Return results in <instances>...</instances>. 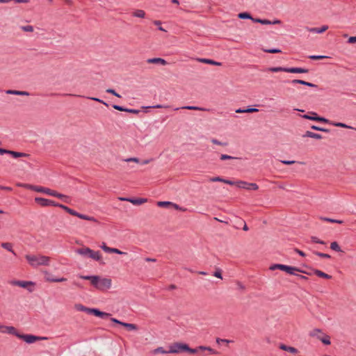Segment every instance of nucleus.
<instances>
[{
	"instance_id": "nucleus-31",
	"label": "nucleus",
	"mask_w": 356,
	"mask_h": 356,
	"mask_svg": "<svg viewBox=\"0 0 356 356\" xmlns=\"http://www.w3.org/2000/svg\"><path fill=\"white\" fill-rule=\"evenodd\" d=\"M152 353L154 355L156 354H169L168 350H165L163 347H158L152 351Z\"/></svg>"
},
{
	"instance_id": "nucleus-34",
	"label": "nucleus",
	"mask_w": 356,
	"mask_h": 356,
	"mask_svg": "<svg viewBox=\"0 0 356 356\" xmlns=\"http://www.w3.org/2000/svg\"><path fill=\"white\" fill-rule=\"evenodd\" d=\"M318 339L322 341L325 345H330L331 341L330 339V337L328 335L324 334L323 337H318Z\"/></svg>"
},
{
	"instance_id": "nucleus-16",
	"label": "nucleus",
	"mask_w": 356,
	"mask_h": 356,
	"mask_svg": "<svg viewBox=\"0 0 356 356\" xmlns=\"http://www.w3.org/2000/svg\"><path fill=\"white\" fill-rule=\"evenodd\" d=\"M147 63H152V64H160L162 65H165L167 64V62L165 60L161 58H148L147 60Z\"/></svg>"
},
{
	"instance_id": "nucleus-9",
	"label": "nucleus",
	"mask_w": 356,
	"mask_h": 356,
	"mask_svg": "<svg viewBox=\"0 0 356 356\" xmlns=\"http://www.w3.org/2000/svg\"><path fill=\"white\" fill-rule=\"evenodd\" d=\"M35 202L42 207H49V206L56 207L57 204H58L57 202H56L53 200L42 198V197H35Z\"/></svg>"
},
{
	"instance_id": "nucleus-39",
	"label": "nucleus",
	"mask_w": 356,
	"mask_h": 356,
	"mask_svg": "<svg viewBox=\"0 0 356 356\" xmlns=\"http://www.w3.org/2000/svg\"><path fill=\"white\" fill-rule=\"evenodd\" d=\"M330 248L336 252H341V249L337 242L334 241L330 244Z\"/></svg>"
},
{
	"instance_id": "nucleus-22",
	"label": "nucleus",
	"mask_w": 356,
	"mask_h": 356,
	"mask_svg": "<svg viewBox=\"0 0 356 356\" xmlns=\"http://www.w3.org/2000/svg\"><path fill=\"white\" fill-rule=\"evenodd\" d=\"M197 60L201 63H203L210 64V65H217V66L221 65V63L216 62L215 60L208 59V58H198Z\"/></svg>"
},
{
	"instance_id": "nucleus-4",
	"label": "nucleus",
	"mask_w": 356,
	"mask_h": 356,
	"mask_svg": "<svg viewBox=\"0 0 356 356\" xmlns=\"http://www.w3.org/2000/svg\"><path fill=\"white\" fill-rule=\"evenodd\" d=\"M277 269L285 271L286 273L290 275H296V272H303L298 268L286 266L284 264H276L270 266V270H275Z\"/></svg>"
},
{
	"instance_id": "nucleus-18",
	"label": "nucleus",
	"mask_w": 356,
	"mask_h": 356,
	"mask_svg": "<svg viewBox=\"0 0 356 356\" xmlns=\"http://www.w3.org/2000/svg\"><path fill=\"white\" fill-rule=\"evenodd\" d=\"M287 72L289 73H307L308 70L302 67H287Z\"/></svg>"
},
{
	"instance_id": "nucleus-32",
	"label": "nucleus",
	"mask_w": 356,
	"mask_h": 356,
	"mask_svg": "<svg viewBox=\"0 0 356 356\" xmlns=\"http://www.w3.org/2000/svg\"><path fill=\"white\" fill-rule=\"evenodd\" d=\"M330 124H332V126H334V127H342V128H346V129H354L353 127L349 126V125L342 123V122H330Z\"/></svg>"
},
{
	"instance_id": "nucleus-8",
	"label": "nucleus",
	"mask_w": 356,
	"mask_h": 356,
	"mask_svg": "<svg viewBox=\"0 0 356 356\" xmlns=\"http://www.w3.org/2000/svg\"><path fill=\"white\" fill-rule=\"evenodd\" d=\"M9 284L13 286H17L24 289H27L29 291L32 292L33 289H29V286H33L34 283L31 281L11 280Z\"/></svg>"
},
{
	"instance_id": "nucleus-19",
	"label": "nucleus",
	"mask_w": 356,
	"mask_h": 356,
	"mask_svg": "<svg viewBox=\"0 0 356 356\" xmlns=\"http://www.w3.org/2000/svg\"><path fill=\"white\" fill-rule=\"evenodd\" d=\"M6 93L8 95H20V96H29V93L26 91H20L15 90H6Z\"/></svg>"
},
{
	"instance_id": "nucleus-43",
	"label": "nucleus",
	"mask_w": 356,
	"mask_h": 356,
	"mask_svg": "<svg viewBox=\"0 0 356 356\" xmlns=\"http://www.w3.org/2000/svg\"><path fill=\"white\" fill-rule=\"evenodd\" d=\"M172 204V202L168 201H161L157 202V205L160 207H167Z\"/></svg>"
},
{
	"instance_id": "nucleus-27",
	"label": "nucleus",
	"mask_w": 356,
	"mask_h": 356,
	"mask_svg": "<svg viewBox=\"0 0 356 356\" xmlns=\"http://www.w3.org/2000/svg\"><path fill=\"white\" fill-rule=\"evenodd\" d=\"M1 246L3 248L7 250L8 251L12 252L14 255H16V253L15 252V251L13 249L12 243H2L1 244Z\"/></svg>"
},
{
	"instance_id": "nucleus-14",
	"label": "nucleus",
	"mask_w": 356,
	"mask_h": 356,
	"mask_svg": "<svg viewBox=\"0 0 356 356\" xmlns=\"http://www.w3.org/2000/svg\"><path fill=\"white\" fill-rule=\"evenodd\" d=\"M91 314L95 315L96 316L100 317L102 318H105L110 317L111 316V314L102 312L98 309L92 308Z\"/></svg>"
},
{
	"instance_id": "nucleus-40",
	"label": "nucleus",
	"mask_w": 356,
	"mask_h": 356,
	"mask_svg": "<svg viewBox=\"0 0 356 356\" xmlns=\"http://www.w3.org/2000/svg\"><path fill=\"white\" fill-rule=\"evenodd\" d=\"M108 253H115V254H127L126 252H122V251L120 250L119 249L114 248H110L108 249Z\"/></svg>"
},
{
	"instance_id": "nucleus-41",
	"label": "nucleus",
	"mask_w": 356,
	"mask_h": 356,
	"mask_svg": "<svg viewBox=\"0 0 356 356\" xmlns=\"http://www.w3.org/2000/svg\"><path fill=\"white\" fill-rule=\"evenodd\" d=\"M302 118H305V119H308V120L316 121L317 114L316 113H312V115H309L306 114V115H303L302 116Z\"/></svg>"
},
{
	"instance_id": "nucleus-12",
	"label": "nucleus",
	"mask_w": 356,
	"mask_h": 356,
	"mask_svg": "<svg viewBox=\"0 0 356 356\" xmlns=\"http://www.w3.org/2000/svg\"><path fill=\"white\" fill-rule=\"evenodd\" d=\"M0 332L1 333H7V334H13V335H15L16 337H17V334L18 333L17 330H16V328L15 327H13V326H6V325H3L1 326Z\"/></svg>"
},
{
	"instance_id": "nucleus-30",
	"label": "nucleus",
	"mask_w": 356,
	"mask_h": 356,
	"mask_svg": "<svg viewBox=\"0 0 356 356\" xmlns=\"http://www.w3.org/2000/svg\"><path fill=\"white\" fill-rule=\"evenodd\" d=\"M77 217L81 219L92 221V222H97L96 218H95L94 217L84 215V214H82L80 213H79V214L77 215Z\"/></svg>"
},
{
	"instance_id": "nucleus-56",
	"label": "nucleus",
	"mask_w": 356,
	"mask_h": 356,
	"mask_svg": "<svg viewBox=\"0 0 356 356\" xmlns=\"http://www.w3.org/2000/svg\"><path fill=\"white\" fill-rule=\"evenodd\" d=\"M316 121L328 123L330 124V122H332L331 121L328 120L327 119L323 118V117H319L318 115H317Z\"/></svg>"
},
{
	"instance_id": "nucleus-55",
	"label": "nucleus",
	"mask_w": 356,
	"mask_h": 356,
	"mask_svg": "<svg viewBox=\"0 0 356 356\" xmlns=\"http://www.w3.org/2000/svg\"><path fill=\"white\" fill-rule=\"evenodd\" d=\"M312 239V241L314 242V243H319V244H323V245H325V242L323 241H321L320 239H318L317 237L316 236H312L311 238Z\"/></svg>"
},
{
	"instance_id": "nucleus-1",
	"label": "nucleus",
	"mask_w": 356,
	"mask_h": 356,
	"mask_svg": "<svg viewBox=\"0 0 356 356\" xmlns=\"http://www.w3.org/2000/svg\"><path fill=\"white\" fill-rule=\"evenodd\" d=\"M81 279L90 280L91 284L97 290L104 291L111 289V279L99 275H79Z\"/></svg>"
},
{
	"instance_id": "nucleus-24",
	"label": "nucleus",
	"mask_w": 356,
	"mask_h": 356,
	"mask_svg": "<svg viewBox=\"0 0 356 356\" xmlns=\"http://www.w3.org/2000/svg\"><path fill=\"white\" fill-rule=\"evenodd\" d=\"M7 154H10L14 158L24 157L28 156V154H26V153L18 152L11 150H7Z\"/></svg>"
},
{
	"instance_id": "nucleus-6",
	"label": "nucleus",
	"mask_w": 356,
	"mask_h": 356,
	"mask_svg": "<svg viewBox=\"0 0 356 356\" xmlns=\"http://www.w3.org/2000/svg\"><path fill=\"white\" fill-rule=\"evenodd\" d=\"M168 348V352L170 354H179L186 352V343L176 342L171 343Z\"/></svg>"
},
{
	"instance_id": "nucleus-13",
	"label": "nucleus",
	"mask_w": 356,
	"mask_h": 356,
	"mask_svg": "<svg viewBox=\"0 0 356 356\" xmlns=\"http://www.w3.org/2000/svg\"><path fill=\"white\" fill-rule=\"evenodd\" d=\"M209 181H212V182H222V183H225V184H229L231 186H234L235 184L234 181H233L226 179L222 178L220 177H211V178H210Z\"/></svg>"
},
{
	"instance_id": "nucleus-11",
	"label": "nucleus",
	"mask_w": 356,
	"mask_h": 356,
	"mask_svg": "<svg viewBox=\"0 0 356 356\" xmlns=\"http://www.w3.org/2000/svg\"><path fill=\"white\" fill-rule=\"evenodd\" d=\"M121 201H127L135 205H140L147 201L145 198H129V197H119Z\"/></svg>"
},
{
	"instance_id": "nucleus-36",
	"label": "nucleus",
	"mask_w": 356,
	"mask_h": 356,
	"mask_svg": "<svg viewBox=\"0 0 356 356\" xmlns=\"http://www.w3.org/2000/svg\"><path fill=\"white\" fill-rule=\"evenodd\" d=\"M252 21L254 22L260 23V24H264V25L271 24V21H270L268 19H263L255 18V19H252Z\"/></svg>"
},
{
	"instance_id": "nucleus-53",
	"label": "nucleus",
	"mask_w": 356,
	"mask_h": 356,
	"mask_svg": "<svg viewBox=\"0 0 356 356\" xmlns=\"http://www.w3.org/2000/svg\"><path fill=\"white\" fill-rule=\"evenodd\" d=\"M314 254L321 258H325V259L330 258V255L328 254L322 253V252H315Z\"/></svg>"
},
{
	"instance_id": "nucleus-62",
	"label": "nucleus",
	"mask_w": 356,
	"mask_h": 356,
	"mask_svg": "<svg viewBox=\"0 0 356 356\" xmlns=\"http://www.w3.org/2000/svg\"><path fill=\"white\" fill-rule=\"evenodd\" d=\"M124 161L126 162H135V163H139V159L138 158H135V157H133V158H128V159H124Z\"/></svg>"
},
{
	"instance_id": "nucleus-63",
	"label": "nucleus",
	"mask_w": 356,
	"mask_h": 356,
	"mask_svg": "<svg viewBox=\"0 0 356 356\" xmlns=\"http://www.w3.org/2000/svg\"><path fill=\"white\" fill-rule=\"evenodd\" d=\"M101 248L106 252L108 253V249L110 248V247H108L105 243H103L102 245L100 246Z\"/></svg>"
},
{
	"instance_id": "nucleus-2",
	"label": "nucleus",
	"mask_w": 356,
	"mask_h": 356,
	"mask_svg": "<svg viewBox=\"0 0 356 356\" xmlns=\"http://www.w3.org/2000/svg\"><path fill=\"white\" fill-rule=\"evenodd\" d=\"M24 187H26L27 188H29V189H31L33 191H35L36 192L43 193L47 194V195H51V196L56 197L60 199L61 200H63V202H65L66 203H69L70 202V198L69 196H67L65 195L56 192V191L49 189L48 188H44V187H42V186H33V185L26 184V185H24Z\"/></svg>"
},
{
	"instance_id": "nucleus-10",
	"label": "nucleus",
	"mask_w": 356,
	"mask_h": 356,
	"mask_svg": "<svg viewBox=\"0 0 356 356\" xmlns=\"http://www.w3.org/2000/svg\"><path fill=\"white\" fill-rule=\"evenodd\" d=\"M43 274L44 275V279L47 282H65L67 280L65 277H60V278H54L51 275V274L48 272L47 270L43 271Z\"/></svg>"
},
{
	"instance_id": "nucleus-25",
	"label": "nucleus",
	"mask_w": 356,
	"mask_h": 356,
	"mask_svg": "<svg viewBox=\"0 0 356 356\" xmlns=\"http://www.w3.org/2000/svg\"><path fill=\"white\" fill-rule=\"evenodd\" d=\"M89 258H91L95 261H100L102 256L99 252L91 250V253L89 255Z\"/></svg>"
},
{
	"instance_id": "nucleus-61",
	"label": "nucleus",
	"mask_w": 356,
	"mask_h": 356,
	"mask_svg": "<svg viewBox=\"0 0 356 356\" xmlns=\"http://www.w3.org/2000/svg\"><path fill=\"white\" fill-rule=\"evenodd\" d=\"M113 107L115 109V110H118V111H127V108H124L121 106H119V105H113Z\"/></svg>"
},
{
	"instance_id": "nucleus-23",
	"label": "nucleus",
	"mask_w": 356,
	"mask_h": 356,
	"mask_svg": "<svg viewBox=\"0 0 356 356\" xmlns=\"http://www.w3.org/2000/svg\"><path fill=\"white\" fill-rule=\"evenodd\" d=\"M280 349L283 350H286V351H288L291 353H293V354H296L298 353V350L296 348H293V347H291V346H286L284 344H282L280 346Z\"/></svg>"
},
{
	"instance_id": "nucleus-5",
	"label": "nucleus",
	"mask_w": 356,
	"mask_h": 356,
	"mask_svg": "<svg viewBox=\"0 0 356 356\" xmlns=\"http://www.w3.org/2000/svg\"><path fill=\"white\" fill-rule=\"evenodd\" d=\"M17 337L24 340L26 343H27L29 344L33 343L37 341L48 339V337H38V336H35L33 334H20L19 332L17 334Z\"/></svg>"
},
{
	"instance_id": "nucleus-33",
	"label": "nucleus",
	"mask_w": 356,
	"mask_h": 356,
	"mask_svg": "<svg viewBox=\"0 0 356 356\" xmlns=\"http://www.w3.org/2000/svg\"><path fill=\"white\" fill-rule=\"evenodd\" d=\"M287 67H273L268 69V71L273 72H287L286 70Z\"/></svg>"
},
{
	"instance_id": "nucleus-26",
	"label": "nucleus",
	"mask_w": 356,
	"mask_h": 356,
	"mask_svg": "<svg viewBox=\"0 0 356 356\" xmlns=\"http://www.w3.org/2000/svg\"><path fill=\"white\" fill-rule=\"evenodd\" d=\"M121 325L125 327L129 331H136L138 330V326L134 323L123 322V323H121Z\"/></svg>"
},
{
	"instance_id": "nucleus-54",
	"label": "nucleus",
	"mask_w": 356,
	"mask_h": 356,
	"mask_svg": "<svg viewBox=\"0 0 356 356\" xmlns=\"http://www.w3.org/2000/svg\"><path fill=\"white\" fill-rule=\"evenodd\" d=\"M156 26H158V29L159 30L161 31H164V32H166V30L165 29H163L161 25V21H159V20H155L153 22Z\"/></svg>"
},
{
	"instance_id": "nucleus-28",
	"label": "nucleus",
	"mask_w": 356,
	"mask_h": 356,
	"mask_svg": "<svg viewBox=\"0 0 356 356\" xmlns=\"http://www.w3.org/2000/svg\"><path fill=\"white\" fill-rule=\"evenodd\" d=\"M314 274L320 277H323L325 279H330L332 277L331 275H330L320 270H315Z\"/></svg>"
},
{
	"instance_id": "nucleus-29",
	"label": "nucleus",
	"mask_w": 356,
	"mask_h": 356,
	"mask_svg": "<svg viewBox=\"0 0 356 356\" xmlns=\"http://www.w3.org/2000/svg\"><path fill=\"white\" fill-rule=\"evenodd\" d=\"M199 348L202 350H207L211 355H216L218 352L209 346H200Z\"/></svg>"
},
{
	"instance_id": "nucleus-42",
	"label": "nucleus",
	"mask_w": 356,
	"mask_h": 356,
	"mask_svg": "<svg viewBox=\"0 0 356 356\" xmlns=\"http://www.w3.org/2000/svg\"><path fill=\"white\" fill-rule=\"evenodd\" d=\"M238 17L240 19H250L252 20V16L248 13H241L238 14Z\"/></svg>"
},
{
	"instance_id": "nucleus-20",
	"label": "nucleus",
	"mask_w": 356,
	"mask_h": 356,
	"mask_svg": "<svg viewBox=\"0 0 356 356\" xmlns=\"http://www.w3.org/2000/svg\"><path fill=\"white\" fill-rule=\"evenodd\" d=\"M75 309L77 311L85 312H86V313H88L89 314H91L92 310V308L86 307H85L84 305H83L81 304H76V305H75Z\"/></svg>"
},
{
	"instance_id": "nucleus-37",
	"label": "nucleus",
	"mask_w": 356,
	"mask_h": 356,
	"mask_svg": "<svg viewBox=\"0 0 356 356\" xmlns=\"http://www.w3.org/2000/svg\"><path fill=\"white\" fill-rule=\"evenodd\" d=\"M182 109L194 110V111H206L205 108L195 106H185L181 107Z\"/></svg>"
},
{
	"instance_id": "nucleus-7",
	"label": "nucleus",
	"mask_w": 356,
	"mask_h": 356,
	"mask_svg": "<svg viewBox=\"0 0 356 356\" xmlns=\"http://www.w3.org/2000/svg\"><path fill=\"white\" fill-rule=\"evenodd\" d=\"M234 185L240 188H244L246 190L256 191L258 189V186L254 183H248L244 181H234Z\"/></svg>"
},
{
	"instance_id": "nucleus-21",
	"label": "nucleus",
	"mask_w": 356,
	"mask_h": 356,
	"mask_svg": "<svg viewBox=\"0 0 356 356\" xmlns=\"http://www.w3.org/2000/svg\"><path fill=\"white\" fill-rule=\"evenodd\" d=\"M303 137H309V138L318 139V140L323 138L321 135H320L318 134H316V133L312 132L310 131H307L305 133V134L303 135Z\"/></svg>"
},
{
	"instance_id": "nucleus-59",
	"label": "nucleus",
	"mask_w": 356,
	"mask_h": 356,
	"mask_svg": "<svg viewBox=\"0 0 356 356\" xmlns=\"http://www.w3.org/2000/svg\"><path fill=\"white\" fill-rule=\"evenodd\" d=\"M168 105H162V104H157L152 106H148L147 108H168Z\"/></svg>"
},
{
	"instance_id": "nucleus-46",
	"label": "nucleus",
	"mask_w": 356,
	"mask_h": 356,
	"mask_svg": "<svg viewBox=\"0 0 356 356\" xmlns=\"http://www.w3.org/2000/svg\"><path fill=\"white\" fill-rule=\"evenodd\" d=\"M211 142L213 144L218 145H221V146H225V147L227 145V143L220 142V141H219L218 140H217L216 138H212L211 140Z\"/></svg>"
},
{
	"instance_id": "nucleus-47",
	"label": "nucleus",
	"mask_w": 356,
	"mask_h": 356,
	"mask_svg": "<svg viewBox=\"0 0 356 356\" xmlns=\"http://www.w3.org/2000/svg\"><path fill=\"white\" fill-rule=\"evenodd\" d=\"M21 29L25 32H33L34 30L33 26L31 25L22 26H21Z\"/></svg>"
},
{
	"instance_id": "nucleus-35",
	"label": "nucleus",
	"mask_w": 356,
	"mask_h": 356,
	"mask_svg": "<svg viewBox=\"0 0 356 356\" xmlns=\"http://www.w3.org/2000/svg\"><path fill=\"white\" fill-rule=\"evenodd\" d=\"M133 16L136 17L144 18L145 13L143 10H136L133 13Z\"/></svg>"
},
{
	"instance_id": "nucleus-60",
	"label": "nucleus",
	"mask_w": 356,
	"mask_h": 356,
	"mask_svg": "<svg viewBox=\"0 0 356 356\" xmlns=\"http://www.w3.org/2000/svg\"><path fill=\"white\" fill-rule=\"evenodd\" d=\"M88 99H91V100H93V101H95V102H100V103H102L104 104V105L106 106H108V104L104 102L103 100L99 99V98H97V97H88Z\"/></svg>"
},
{
	"instance_id": "nucleus-51",
	"label": "nucleus",
	"mask_w": 356,
	"mask_h": 356,
	"mask_svg": "<svg viewBox=\"0 0 356 356\" xmlns=\"http://www.w3.org/2000/svg\"><path fill=\"white\" fill-rule=\"evenodd\" d=\"M300 84L305 85L311 88H317V85L314 84L310 82H307L305 81L301 80V82H300Z\"/></svg>"
},
{
	"instance_id": "nucleus-15",
	"label": "nucleus",
	"mask_w": 356,
	"mask_h": 356,
	"mask_svg": "<svg viewBox=\"0 0 356 356\" xmlns=\"http://www.w3.org/2000/svg\"><path fill=\"white\" fill-rule=\"evenodd\" d=\"M91 250H92L89 248H82L76 249L75 250V252L78 254L83 256V257L89 258V255L91 253Z\"/></svg>"
},
{
	"instance_id": "nucleus-38",
	"label": "nucleus",
	"mask_w": 356,
	"mask_h": 356,
	"mask_svg": "<svg viewBox=\"0 0 356 356\" xmlns=\"http://www.w3.org/2000/svg\"><path fill=\"white\" fill-rule=\"evenodd\" d=\"M200 350H201L200 348H199V346H197V348H191L188 346V344H186V352L187 353H189L191 354H196Z\"/></svg>"
},
{
	"instance_id": "nucleus-58",
	"label": "nucleus",
	"mask_w": 356,
	"mask_h": 356,
	"mask_svg": "<svg viewBox=\"0 0 356 356\" xmlns=\"http://www.w3.org/2000/svg\"><path fill=\"white\" fill-rule=\"evenodd\" d=\"M106 92H108V93L112 94V95H115V96H116V97H121V96H120L118 93H117V92L115 91V90H113V89H111V88L107 89V90H106Z\"/></svg>"
},
{
	"instance_id": "nucleus-64",
	"label": "nucleus",
	"mask_w": 356,
	"mask_h": 356,
	"mask_svg": "<svg viewBox=\"0 0 356 356\" xmlns=\"http://www.w3.org/2000/svg\"><path fill=\"white\" fill-rule=\"evenodd\" d=\"M348 43H355V42H356V36L350 37L348 40Z\"/></svg>"
},
{
	"instance_id": "nucleus-17",
	"label": "nucleus",
	"mask_w": 356,
	"mask_h": 356,
	"mask_svg": "<svg viewBox=\"0 0 356 356\" xmlns=\"http://www.w3.org/2000/svg\"><path fill=\"white\" fill-rule=\"evenodd\" d=\"M306 29H307V30L308 31L312 32V33H322L325 32V31H327L328 29V26L327 25H325V26H323L321 28H309V27H307Z\"/></svg>"
},
{
	"instance_id": "nucleus-50",
	"label": "nucleus",
	"mask_w": 356,
	"mask_h": 356,
	"mask_svg": "<svg viewBox=\"0 0 356 356\" xmlns=\"http://www.w3.org/2000/svg\"><path fill=\"white\" fill-rule=\"evenodd\" d=\"M309 58L312 60H320V59L325 58L327 57L325 56H322V55H312V56H309Z\"/></svg>"
},
{
	"instance_id": "nucleus-52",
	"label": "nucleus",
	"mask_w": 356,
	"mask_h": 356,
	"mask_svg": "<svg viewBox=\"0 0 356 356\" xmlns=\"http://www.w3.org/2000/svg\"><path fill=\"white\" fill-rule=\"evenodd\" d=\"M236 157L232 156L227 154H221L220 155V159L221 160H231V159H236Z\"/></svg>"
},
{
	"instance_id": "nucleus-3",
	"label": "nucleus",
	"mask_w": 356,
	"mask_h": 356,
	"mask_svg": "<svg viewBox=\"0 0 356 356\" xmlns=\"http://www.w3.org/2000/svg\"><path fill=\"white\" fill-rule=\"evenodd\" d=\"M25 258L29 265L33 268L40 266H49L50 264V257L41 254H26Z\"/></svg>"
},
{
	"instance_id": "nucleus-44",
	"label": "nucleus",
	"mask_w": 356,
	"mask_h": 356,
	"mask_svg": "<svg viewBox=\"0 0 356 356\" xmlns=\"http://www.w3.org/2000/svg\"><path fill=\"white\" fill-rule=\"evenodd\" d=\"M322 220H325L326 222H333V223H339V224H342L343 223L342 220L332 219V218H322Z\"/></svg>"
},
{
	"instance_id": "nucleus-49",
	"label": "nucleus",
	"mask_w": 356,
	"mask_h": 356,
	"mask_svg": "<svg viewBox=\"0 0 356 356\" xmlns=\"http://www.w3.org/2000/svg\"><path fill=\"white\" fill-rule=\"evenodd\" d=\"M321 333V330L320 329H314L311 333L310 336L317 337H320L319 334Z\"/></svg>"
},
{
	"instance_id": "nucleus-48",
	"label": "nucleus",
	"mask_w": 356,
	"mask_h": 356,
	"mask_svg": "<svg viewBox=\"0 0 356 356\" xmlns=\"http://www.w3.org/2000/svg\"><path fill=\"white\" fill-rule=\"evenodd\" d=\"M264 52L270 53V54H276V53H280L282 51L280 49H264Z\"/></svg>"
},
{
	"instance_id": "nucleus-57",
	"label": "nucleus",
	"mask_w": 356,
	"mask_h": 356,
	"mask_svg": "<svg viewBox=\"0 0 356 356\" xmlns=\"http://www.w3.org/2000/svg\"><path fill=\"white\" fill-rule=\"evenodd\" d=\"M213 276L218 277V278H220V279H222V273H221V270L220 269H217L214 273H213Z\"/></svg>"
},
{
	"instance_id": "nucleus-45",
	"label": "nucleus",
	"mask_w": 356,
	"mask_h": 356,
	"mask_svg": "<svg viewBox=\"0 0 356 356\" xmlns=\"http://www.w3.org/2000/svg\"><path fill=\"white\" fill-rule=\"evenodd\" d=\"M311 128L312 129H314V130L320 131H323V132H325V133H329L330 132L329 129H325V128H323V127H317L316 125H312L311 127Z\"/></svg>"
}]
</instances>
